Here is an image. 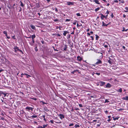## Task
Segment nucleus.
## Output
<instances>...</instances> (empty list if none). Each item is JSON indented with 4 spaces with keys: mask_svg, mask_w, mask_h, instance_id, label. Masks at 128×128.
Returning a JSON list of instances; mask_svg holds the SVG:
<instances>
[{
    "mask_svg": "<svg viewBox=\"0 0 128 128\" xmlns=\"http://www.w3.org/2000/svg\"><path fill=\"white\" fill-rule=\"evenodd\" d=\"M54 22H56V21H58V19H54Z\"/></svg>",
    "mask_w": 128,
    "mask_h": 128,
    "instance_id": "79ce46f5",
    "label": "nucleus"
},
{
    "mask_svg": "<svg viewBox=\"0 0 128 128\" xmlns=\"http://www.w3.org/2000/svg\"><path fill=\"white\" fill-rule=\"evenodd\" d=\"M106 13L108 14L109 13V12L108 11V10H107L106 12Z\"/></svg>",
    "mask_w": 128,
    "mask_h": 128,
    "instance_id": "49530a36",
    "label": "nucleus"
},
{
    "mask_svg": "<svg viewBox=\"0 0 128 128\" xmlns=\"http://www.w3.org/2000/svg\"><path fill=\"white\" fill-rule=\"evenodd\" d=\"M96 74L98 75H99L100 74V73H98V72H96Z\"/></svg>",
    "mask_w": 128,
    "mask_h": 128,
    "instance_id": "37998d69",
    "label": "nucleus"
},
{
    "mask_svg": "<svg viewBox=\"0 0 128 128\" xmlns=\"http://www.w3.org/2000/svg\"><path fill=\"white\" fill-rule=\"evenodd\" d=\"M47 124H44L43 125V128H45L47 126Z\"/></svg>",
    "mask_w": 128,
    "mask_h": 128,
    "instance_id": "72a5a7b5",
    "label": "nucleus"
},
{
    "mask_svg": "<svg viewBox=\"0 0 128 128\" xmlns=\"http://www.w3.org/2000/svg\"><path fill=\"white\" fill-rule=\"evenodd\" d=\"M32 42L33 43H34V39H32Z\"/></svg>",
    "mask_w": 128,
    "mask_h": 128,
    "instance_id": "603ef678",
    "label": "nucleus"
},
{
    "mask_svg": "<svg viewBox=\"0 0 128 128\" xmlns=\"http://www.w3.org/2000/svg\"><path fill=\"white\" fill-rule=\"evenodd\" d=\"M70 34H69L68 36V38H70Z\"/></svg>",
    "mask_w": 128,
    "mask_h": 128,
    "instance_id": "de8ad7c7",
    "label": "nucleus"
},
{
    "mask_svg": "<svg viewBox=\"0 0 128 128\" xmlns=\"http://www.w3.org/2000/svg\"><path fill=\"white\" fill-rule=\"evenodd\" d=\"M74 126L75 128H77L79 127H80V126L79 125L76 124Z\"/></svg>",
    "mask_w": 128,
    "mask_h": 128,
    "instance_id": "c756f323",
    "label": "nucleus"
},
{
    "mask_svg": "<svg viewBox=\"0 0 128 128\" xmlns=\"http://www.w3.org/2000/svg\"><path fill=\"white\" fill-rule=\"evenodd\" d=\"M112 118H113V119L114 120H118L119 118V117H115L114 116Z\"/></svg>",
    "mask_w": 128,
    "mask_h": 128,
    "instance_id": "b1692460",
    "label": "nucleus"
},
{
    "mask_svg": "<svg viewBox=\"0 0 128 128\" xmlns=\"http://www.w3.org/2000/svg\"><path fill=\"white\" fill-rule=\"evenodd\" d=\"M99 83H100V86H103L105 84V82L102 81H100Z\"/></svg>",
    "mask_w": 128,
    "mask_h": 128,
    "instance_id": "39448f33",
    "label": "nucleus"
},
{
    "mask_svg": "<svg viewBox=\"0 0 128 128\" xmlns=\"http://www.w3.org/2000/svg\"><path fill=\"white\" fill-rule=\"evenodd\" d=\"M125 9L126 10L124 12H128V8L127 7H125Z\"/></svg>",
    "mask_w": 128,
    "mask_h": 128,
    "instance_id": "c85d7f7f",
    "label": "nucleus"
},
{
    "mask_svg": "<svg viewBox=\"0 0 128 128\" xmlns=\"http://www.w3.org/2000/svg\"><path fill=\"white\" fill-rule=\"evenodd\" d=\"M4 112L2 110H0V114L2 116H4Z\"/></svg>",
    "mask_w": 128,
    "mask_h": 128,
    "instance_id": "dca6fc26",
    "label": "nucleus"
},
{
    "mask_svg": "<svg viewBox=\"0 0 128 128\" xmlns=\"http://www.w3.org/2000/svg\"><path fill=\"white\" fill-rule=\"evenodd\" d=\"M114 2H118V1L117 0H116L114 1Z\"/></svg>",
    "mask_w": 128,
    "mask_h": 128,
    "instance_id": "69168bd1",
    "label": "nucleus"
},
{
    "mask_svg": "<svg viewBox=\"0 0 128 128\" xmlns=\"http://www.w3.org/2000/svg\"><path fill=\"white\" fill-rule=\"evenodd\" d=\"M1 100L2 102H4V103L6 104V102L5 101H4L2 99H1Z\"/></svg>",
    "mask_w": 128,
    "mask_h": 128,
    "instance_id": "c03bdc74",
    "label": "nucleus"
},
{
    "mask_svg": "<svg viewBox=\"0 0 128 128\" xmlns=\"http://www.w3.org/2000/svg\"><path fill=\"white\" fill-rule=\"evenodd\" d=\"M37 117V116L36 115H33V116H31L30 117H29L28 116V117L30 118H36Z\"/></svg>",
    "mask_w": 128,
    "mask_h": 128,
    "instance_id": "4468645a",
    "label": "nucleus"
},
{
    "mask_svg": "<svg viewBox=\"0 0 128 128\" xmlns=\"http://www.w3.org/2000/svg\"><path fill=\"white\" fill-rule=\"evenodd\" d=\"M45 116L44 115H42V116H41V117H43L44 118H45Z\"/></svg>",
    "mask_w": 128,
    "mask_h": 128,
    "instance_id": "4d7b16f0",
    "label": "nucleus"
},
{
    "mask_svg": "<svg viewBox=\"0 0 128 128\" xmlns=\"http://www.w3.org/2000/svg\"><path fill=\"white\" fill-rule=\"evenodd\" d=\"M36 37V35L34 34L32 35L31 36V38L32 39H34Z\"/></svg>",
    "mask_w": 128,
    "mask_h": 128,
    "instance_id": "4be33fe9",
    "label": "nucleus"
},
{
    "mask_svg": "<svg viewBox=\"0 0 128 128\" xmlns=\"http://www.w3.org/2000/svg\"><path fill=\"white\" fill-rule=\"evenodd\" d=\"M123 16V17H124V18H126V15H125L124 14Z\"/></svg>",
    "mask_w": 128,
    "mask_h": 128,
    "instance_id": "338daca9",
    "label": "nucleus"
},
{
    "mask_svg": "<svg viewBox=\"0 0 128 128\" xmlns=\"http://www.w3.org/2000/svg\"><path fill=\"white\" fill-rule=\"evenodd\" d=\"M35 50L36 52H37L38 50V49L37 48V44L35 45Z\"/></svg>",
    "mask_w": 128,
    "mask_h": 128,
    "instance_id": "6ab92c4d",
    "label": "nucleus"
},
{
    "mask_svg": "<svg viewBox=\"0 0 128 128\" xmlns=\"http://www.w3.org/2000/svg\"><path fill=\"white\" fill-rule=\"evenodd\" d=\"M20 2H21V4H20V6H22V7H23L24 6V4H23L21 2V1Z\"/></svg>",
    "mask_w": 128,
    "mask_h": 128,
    "instance_id": "473e14b6",
    "label": "nucleus"
},
{
    "mask_svg": "<svg viewBox=\"0 0 128 128\" xmlns=\"http://www.w3.org/2000/svg\"><path fill=\"white\" fill-rule=\"evenodd\" d=\"M123 99L126 100H128V96H126L123 98Z\"/></svg>",
    "mask_w": 128,
    "mask_h": 128,
    "instance_id": "412c9836",
    "label": "nucleus"
},
{
    "mask_svg": "<svg viewBox=\"0 0 128 128\" xmlns=\"http://www.w3.org/2000/svg\"><path fill=\"white\" fill-rule=\"evenodd\" d=\"M41 102H42V104H47L46 103L44 102L43 101H42Z\"/></svg>",
    "mask_w": 128,
    "mask_h": 128,
    "instance_id": "4c0bfd02",
    "label": "nucleus"
},
{
    "mask_svg": "<svg viewBox=\"0 0 128 128\" xmlns=\"http://www.w3.org/2000/svg\"><path fill=\"white\" fill-rule=\"evenodd\" d=\"M69 33V32L66 31H64V33H63V34L64 36H66V35L67 33Z\"/></svg>",
    "mask_w": 128,
    "mask_h": 128,
    "instance_id": "f8f14e48",
    "label": "nucleus"
},
{
    "mask_svg": "<svg viewBox=\"0 0 128 128\" xmlns=\"http://www.w3.org/2000/svg\"><path fill=\"white\" fill-rule=\"evenodd\" d=\"M0 94H4V97H5L6 96L7 94L5 93V92H3L1 91L0 92Z\"/></svg>",
    "mask_w": 128,
    "mask_h": 128,
    "instance_id": "2eb2a0df",
    "label": "nucleus"
},
{
    "mask_svg": "<svg viewBox=\"0 0 128 128\" xmlns=\"http://www.w3.org/2000/svg\"><path fill=\"white\" fill-rule=\"evenodd\" d=\"M98 53L99 54L98 56H100V58H102L103 57L102 54L101 52H98Z\"/></svg>",
    "mask_w": 128,
    "mask_h": 128,
    "instance_id": "ddd939ff",
    "label": "nucleus"
},
{
    "mask_svg": "<svg viewBox=\"0 0 128 128\" xmlns=\"http://www.w3.org/2000/svg\"><path fill=\"white\" fill-rule=\"evenodd\" d=\"M111 16L112 17V18H113V17H114V16L113 15V13H112L111 14Z\"/></svg>",
    "mask_w": 128,
    "mask_h": 128,
    "instance_id": "a19ab883",
    "label": "nucleus"
},
{
    "mask_svg": "<svg viewBox=\"0 0 128 128\" xmlns=\"http://www.w3.org/2000/svg\"><path fill=\"white\" fill-rule=\"evenodd\" d=\"M90 38H92V40H94V38H93V37L92 36H90Z\"/></svg>",
    "mask_w": 128,
    "mask_h": 128,
    "instance_id": "8fccbe9b",
    "label": "nucleus"
},
{
    "mask_svg": "<svg viewBox=\"0 0 128 128\" xmlns=\"http://www.w3.org/2000/svg\"><path fill=\"white\" fill-rule=\"evenodd\" d=\"M56 121H55L56 123L60 124L62 122L60 120H59L58 118H56Z\"/></svg>",
    "mask_w": 128,
    "mask_h": 128,
    "instance_id": "6e6552de",
    "label": "nucleus"
},
{
    "mask_svg": "<svg viewBox=\"0 0 128 128\" xmlns=\"http://www.w3.org/2000/svg\"><path fill=\"white\" fill-rule=\"evenodd\" d=\"M102 1L105 2L106 3H107V1L106 0H102Z\"/></svg>",
    "mask_w": 128,
    "mask_h": 128,
    "instance_id": "5fc2aeb1",
    "label": "nucleus"
},
{
    "mask_svg": "<svg viewBox=\"0 0 128 128\" xmlns=\"http://www.w3.org/2000/svg\"><path fill=\"white\" fill-rule=\"evenodd\" d=\"M30 26L32 28V29L35 30V26L31 24L30 25Z\"/></svg>",
    "mask_w": 128,
    "mask_h": 128,
    "instance_id": "a211bd4d",
    "label": "nucleus"
},
{
    "mask_svg": "<svg viewBox=\"0 0 128 128\" xmlns=\"http://www.w3.org/2000/svg\"><path fill=\"white\" fill-rule=\"evenodd\" d=\"M109 60H108V62L110 64H112V62L110 60V57H109Z\"/></svg>",
    "mask_w": 128,
    "mask_h": 128,
    "instance_id": "a878e982",
    "label": "nucleus"
},
{
    "mask_svg": "<svg viewBox=\"0 0 128 128\" xmlns=\"http://www.w3.org/2000/svg\"><path fill=\"white\" fill-rule=\"evenodd\" d=\"M123 30H122V32H124V31H125L126 32L128 30V29H127L126 30H125V28L124 27H123Z\"/></svg>",
    "mask_w": 128,
    "mask_h": 128,
    "instance_id": "aec40b11",
    "label": "nucleus"
},
{
    "mask_svg": "<svg viewBox=\"0 0 128 128\" xmlns=\"http://www.w3.org/2000/svg\"><path fill=\"white\" fill-rule=\"evenodd\" d=\"M12 38L14 39H15V38L14 37V36H12Z\"/></svg>",
    "mask_w": 128,
    "mask_h": 128,
    "instance_id": "09e8293b",
    "label": "nucleus"
},
{
    "mask_svg": "<svg viewBox=\"0 0 128 128\" xmlns=\"http://www.w3.org/2000/svg\"><path fill=\"white\" fill-rule=\"evenodd\" d=\"M78 71H79V70H74L73 71L71 72V73L72 74H75V73L76 72H78Z\"/></svg>",
    "mask_w": 128,
    "mask_h": 128,
    "instance_id": "9d476101",
    "label": "nucleus"
},
{
    "mask_svg": "<svg viewBox=\"0 0 128 128\" xmlns=\"http://www.w3.org/2000/svg\"><path fill=\"white\" fill-rule=\"evenodd\" d=\"M74 125V124H73L72 123V124H70L69 126H73Z\"/></svg>",
    "mask_w": 128,
    "mask_h": 128,
    "instance_id": "58836bf2",
    "label": "nucleus"
},
{
    "mask_svg": "<svg viewBox=\"0 0 128 128\" xmlns=\"http://www.w3.org/2000/svg\"><path fill=\"white\" fill-rule=\"evenodd\" d=\"M3 33H4V34H5L6 36H8V34H7V32L6 31H4L3 32Z\"/></svg>",
    "mask_w": 128,
    "mask_h": 128,
    "instance_id": "393cba45",
    "label": "nucleus"
},
{
    "mask_svg": "<svg viewBox=\"0 0 128 128\" xmlns=\"http://www.w3.org/2000/svg\"><path fill=\"white\" fill-rule=\"evenodd\" d=\"M4 118H3V117H1L0 118V120H4Z\"/></svg>",
    "mask_w": 128,
    "mask_h": 128,
    "instance_id": "a18cd8bd",
    "label": "nucleus"
},
{
    "mask_svg": "<svg viewBox=\"0 0 128 128\" xmlns=\"http://www.w3.org/2000/svg\"><path fill=\"white\" fill-rule=\"evenodd\" d=\"M117 91L118 92H122V88H120V89L118 90H117Z\"/></svg>",
    "mask_w": 128,
    "mask_h": 128,
    "instance_id": "bb28decb",
    "label": "nucleus"
},
{
    "mask_svg": "<svg viewBox=\"0 0 128 128\" xmlns=\"http://www.w3.org/2000/svg\"><path fill=\"white\" fill-rule=\"evenodd\" d=\"M124 110V109H123L122 108H120V109H119V111H120V110Z\"/></svg>",
    "mask_w": 128,
    "mask_h": 128,
    "instance_id": "3c124183",
    "label": "nucleus"
},
{
    "mask_svg": "<svg viewBox=\"0 0 128 128\" xmlns=\"http://www.w3.org/2000/svg\"><path fill=\"white\" fill-rule=\"evenodd\" d=\"M79 106L80 107H83V106L81 104H78Z\"/></svg>",
    "mask_w": 128,
    "mask_h": 128,
    "instance_id": "c9c22d12",
    "label": "nucleus"
},
{
    "mask_svg": "<svg viewBox=\"0 0 128 128\" xmlns=\"http://www.w3.org/2000/svg\"><path fill=\"white\" fill-rule=\"evenodd\" d=\"M101 18L102 20H103L104 18L105 17V16L104 15L102 14H101Z\"/></svg>",
    "mask_w": 128,
    "mask_h": 128,
    "instance_id": "f3484780",
    "label": "nucleus"
},
{
    "mask_svg": "<svg viewBox=\"0 0 128 128\" xmlns=\"http://www.w3.org/2000/svg\"><path fill=\"white\" fill-rule=\"evenodd\" d=\"M32 99L34 100H37L36 98H32Z\"/></svg>",
    "mask_w": 128,
    "mask_h": 128,
    "instance_id": "6e6d98bb",
    "label": "nucleus"
},
{
    "mask_svg": "<svg viewBox=\"0 0 128 128\" xmlns=\"http://www.w3.org/2000/svg\"><path fill=\"white\" fill-rule=\"evenodd\" d=\"M109 102V101H108L107 99H106L104 102L105 103L106 102Z\"/></svg>",
    "mask_w": 128,
    "mask_h": 128,
    "instance_id": "f704fd0d",
    "label": "nucleus"
},
{
    "mask_svg": "<svg viewBox=\"0 0 128 128\" xmlns=\"http://www.w3.org/2000/svg\"><path fill=\"white\" fill-rule=\"evenodd\" d=\"M100 9V8H96L95 10V11L96 12H97V11L98 10Z\"/></svg>",
    "mask_w": 128,
    "mask_h": 128,
    "instance_id": "7c9ffc66",
    "label": "nucleus"
},
{
    "mask_svg": "<svg viewBox=\"0 0 128 128\" xmlns=\"http://www.w3.org/2000/svg\"><path fill=\"white\" fill-rule=\"evenodd\" d=\"M77 60L79 61L80 62L82 60V58L80 56H78L77 57Z\"/></svg>",
    "mask_w": 128,
    "mask_h": 128,
    "instance_id": "423d86ee",
    "label": "nucleus"
},
{
    "mask_svg": "<svg viewBox=\"0 0 128 128\" xmlns=\"http://www.w3.org/2000/svg\"><path fill=\"white\" fill-rule=\"evenodd\" d=\"M6 36V37L8 39H9L10 38V36Z\"/></svg>",
    "mask_w": 128,
    "mask_h": 128,
    "instance_id": "0e129e2a",
    "label": "nucleus"
},
{
    "mask_svg": "<svg viewBox=\"0 0 128 128\" xmlns=\"http://www.w3.org/2000/svg\"><path fill=\"white\" fill-rule=\"evenodd\" d=\"M102 64V61L98 59L97 61L96 62V64Z\"/></svg>",
    "mask_w": 128,
    "mask_h": 128,
    "instance_id": "f03ea898",
    "label": "nucleus"
},
{
    "mask_svg": "<svg viewBox=\"0 0 128 128\" xmlns=\"http://www.w3.org/2000/svg\"><path fill=\"white\" fill-rule=\"evenodd\" d=\"M14 52L16 53V49H17V50L19 51L20 52L22 53V54H23V53L22 52V51L21 50H20L17 47V46L15 47L14 48Z\"/></svg>",
    "mask_w": 128,
    "mask_h": 128,
    "instance_id": "f257e3e1",
    "label": "nucleus"
},
{
    "mask_svg": "<svg viewBox=\"0 0 128 128\" xmlns=\"http://www.w3.org/2000/svg\"><path fill=\"white\" fill-rule=\"evenodd\" d=\"M59 116H60V118L62 120V118H64V115L62 114H59Z\"/></svg>",
    "mask_w": 128,
    "mask_h": 128,
    "instance_id": "20e7f679",
    "label": "nucleus"
},
{
    "mask_svg": "<svg viewBox=\"0 0 128 128\" xmlns=\"http://www.w3.org/2000/svg\"><path fill=\"white\" fill-rule=\"evenodd\" d=\"M50 122L52 124H54V120H51Z\"/></svg>",
    "mask_w": 128,
    "mask_h": 128,
    "instance_id": "2f4dec72",
    "label": "nucleus"
},
{
    "mask_svg": "<svg viewBox=\"0 0 128 128\" xmlns=\"http://www.w3.org/2000/svg\"><path fill=\"white\" fill-rule=\"evenodd\" d=\"M81 25H82V24L81 25H79L78 24H77V27H78L79 26H81Z\"/></svg>",
    "mask_w": 128,
    "mask_h": 128,
    "instance_id": "864d4df0",
    "label": "nucleus"
},
{
    "mask_svg": "<svg viewBox=\"0 0 128 128\" xmlns=\"http://www.w3.org/2000/svg\"><path fill=\"white\" fill-rule=\"evenodd\" d=\"M87 34H88V36H90V33H87Z\"/></svg>",
    "mask_w": 128,
    "mask_h": 128,
    "instance_id": "774afa93",
    "label": "nucleus"
},
{
    "mask_svg": "<svg viewBox=\"0 0 128 128\" xmlns=\"http://www.w3.org/2000/svg\"><path fill=\"white\" fill-rule=\"evenodd\" d=\"M67 5H68V6H69V5H73L74 4V3L72 2H67Z\"/></svg>",
    "mask_w": 128,
    "mask_h": 128,
    "instance_id": "1a4fd4ad",
    "label": "nucleus"
},
{
    "mask_svg": "<svg viewBox=\"0 0 128 128\" xmlns=\"http://www.w3.org/2000/svg\"><path fill=\"white\" fill-rule=\"evenodd\" d=\"M30 44L31 46H33L34 45V43H33L31 42L30 43Z\"/></svg>",
    "mask_w": 128,
    "mask_h": 128,
    "instance_id": "ea45409f",
    "label": "nucleus"
},
{
    "mask_svg": "<svg viewBox=\"0 0 128 128\" xmlns=\"http://www.w3.org/2000/svg\"><path fill=\"white\" fill-rule=\"evenodd\" d=\"M96 40H98L99 38V36H98L97 34L96 35Z\"/></svg>",
    "mask_w": 128,
    "mask_h": 128,
    "instance_id": "cd10ccee",
    "label": "nucleus"
},
{
    "mask_svg": "<svg viewBox=\"0 0 128 128\" xmlns=\"http://www.w3.org/2000/svg\"><path fill=\"white\" fill-rule=\"evenodd\" d=\"M111 85L109 83H108L106 85V88H110L111 87Z\"/></svg>",
    "mask_w": 128,
    "mask_h": 128,
    "instance_id": "7ed1b4c3",
    "label": "nucleus"
},
{
    "mask_svg": "<svg viewBox=\"0 0 128 128\" xmlns=\"http://www.w3.org/2000/svg\"><path fill=\"white\" fill-rule=\"evenodd\" d=\"M102 26H107L108 25V24H106L104 22H102Z\"/></svg>",
    "mask_w": 128,
    "mask_h": 128,
    "instance_id": "9b49d317",
    "label": "nucleus"
},
{
    "mask_svg": "<svg viewBox=\"0 0 128 128\" xmlns=\"http://www.w3.org/2000/svg\"><path fill=\"white\" fill-rule=\"evenodd\" d=\"M33 108H31V107L27 106L26 108V109L28 110H32V111L33 110Z\"/></svg>",
    "mask_w": 128,
    "mask_h": 128,
    "instance_id": "0eeeda50",
    "label": "nucleus"
},
{
    "mask_svg": "<svg viewBox=\"0 0 128 128\" xmlns=\"http://www.w3.org/2000/svg\"><path fill=\"white\" fill-rule=\"evenodd\" d=\"M41 42L42 44H44V42L43 40L42 41H41Z\"/></svg>",
    "mask_w": 128,
    "mask_h": 128,
    "instance_id": "680f3d73",
    "label": "nucleus"
},
{
    "mask_svg": "<svg viewBox=\"0 0 128 128\" xmlns=\"http://www.w3.org/2000/svg\"><path fill=\"white\" fill-rule=\"evenodd\" d=\"M122 47L125 50V47L124 46H122Z\"/></svg>",
    "mask_w": 128,
    "mask_h": 128,
    "instance_id": "bf43d9fd",
    "label": "nucleus"
},
{
    "mask_svg": "<svg viewBox=\"0 0 128 128\" xmlns=\"http://www.w3.org/2000/svg\"><path fill=\"white\" fill-rule=\"evenodd\" d=\"M121 2L122 3H124V1L123 0H122L121 1Z\"/></svg>",
    "mask_w": 128,
    "mask_h": 128,
    "instance_id": "13d9d810",
    "label": "nucleus"
},
{
    "mask_svg": "<svg viewBox=\"0 0 128 128\" xmlns=\"http://www.w3.org/2000/svg\"><path fill=\"white\" fill-rule=\"evenodd\" d=\"M76 15L78 16H80V14L79 13H78L76 14Z\"/></svg>",
    "mask_w": 128,
    "mask_h": 128,
    "instance_id": "e433bc0d",
    "label": "nucleus"
},
{
    "mask_svg": "<svg viewBox=\"0 0 128 128\" xmlns=\"http://www.w3.org/2000/svg\"><path fill=\"white\" fill-rule=\"evenodd\" d=\"M20 9L19 10V11H20V12L22 10V8L20 7Z\"/></svg>",
    "mask_w": 128,
    "mask_h": 128,
    "instance_id": "052dcab7",
    "label": "nucleus"
},
{
    "mask_svg": "<svg viewBox=\"0 0 128 128\" xmlns=\"http://www.w3.org/2000/svg\"><path fill=\"white\" fill-rule=\"evenodd\" d=\"M94 2H95V3L98 4H100V2H98V1L97 0H94Z\"/></svg>",
    "mask_w": 128,
    "mask_h": 128,
    "instance_id": "5701e85b",
    "label": "nucleus"
},
{
    "mask_svg": "<svg viewBox=\"0 0 128 128\" xmlns=\"http://www.w3.org/2000/svg\"><path fill=\"white\" fill-rule=\"evenodd\" d=\"M111 119H109L107 120V121L108 122H110L111 120Z\"/></svg>",
    "mask_w": 128,
    "mask_h": 128,
    "instance_id": "e2e57ef3",
    "label": "nucleus"
}]
</instances>
